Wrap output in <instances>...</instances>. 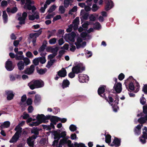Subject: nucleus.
Wrapping results in <instances>:
<instances>
[{"label": "nucleus", "mask_w": 147, "mask_h": 147, "mask_svg": "<svg viewBox=\"0 0 147 147\" xmlns=\"http://www.w3.org/2000/svg\"><path fill=\"white\" fill-rule=\"evenodd\" d=\"M37 118L38 119V121L30 123L29 124V126L31 127L37 126L42 123H46L48 121L47 120L48 119V118L47 117H46L43 114L38 115Z\"/></svg>", "instance_id": "f257e3e1"}, {"label": "nucleus", "mask_w": 147, "mask_h": 147, "mask_svg": "<svg viewBox=\"0 0 147 147\" xmlns=\"http://www.w3.org/2000/svg\"><path fill=\"white\" fill-rule=\"evenodd\" d=\"M15 130L16 131V132L10 140L9 142L10 143L16 142L17 141L19 138V136L22 131V128H20L18 126L16 127Z\"/></svg>", "instance_id": "f03ea898"}, {"label": "nucleus", "mask_w": 147, "mask_h": 147, "mask_svg": "<svg viewBox=\"0 0 147 147\" xmlns=\"http://www.w3.org/2000/svg\"><path fill=\"white\" fill-rule=\"evenodd\" d=\"M21 1L22 4L25 3L24 6L25 9H28L29 10H32L33 13H34L36 9V8L34 6H32L31 5V2L30 0H21Z\"/></svg>", "instance_id": "7ed1b4c3"}, {"label": "nucleus", "mask_w": 147, "mask_h": 147, "mask_svg": "<svg viewBox=\"0 0 147 147\" xmlns=\"http://www.w3.org/2000/svg\"><path fill=\"white\" fill-rule=\"evenodd\" d=\"M106 86L104 85H101L98 88L97 92L99 95L105 99H107L105 92L106 90Z\"/></svg>", "instance_id": "20e7f679"}, {"label": "nucleus", "mask_w": 147, "mask_h": 147, "mask_svg": "<svg viewBox=\"0 0 147 147\" xmlns=\"http://www.w3.org/2000/svg\"><path fill=\"white\" fill-rule=\"evenodd\" d=\"M79 81L80 82L84 83L88 82L89 80L88 76L84 74H80L78 75Z\"/></svg>", "instance_id": "39448f33"}, {"label": "nucleus", "mask_w": 147, "mask_h": 147, "mask_svg": "<svg viewBox=\"0 0 147 147\" xmlns=\"http://www.w3.org/2000/svg\"><path fill=\"white\" fill-rule=\"evenodd\" d=\"M27 16V13L24 12L22 14V16L19 17L18 19L19 21V24H25V20Z\"/></svg>", "instance_id": "423d86ee"}, {"label": "nucleus", "mask_w": 147, "mask_h": 147, "mask_svg": "<svg viewBox=\"0 0 147 147\" xmlns=\"http://www.w3.org/2000/svg\"><path fill=\"white\" fill-rule=\"evenodd\" d=\"M105 3V9L106 11H108L111 9L114 6L113 3L111 0H106Z\"/></svg>", "instance_id": "0eeeda50"}, {"label": "nucleus", "mask_w": 147, "mask_h": 147, "mask_svg": "<svg viewBox=\"0 0 147 147\" xmlns=\"http://www.w3.org/2000/svg\"><path fill=\"white\" fill-rule=\"evenodd\" d=\"M85 69V67L84 66L81 67L79 65H76L74 66V74L81 73L82 71H84ZM75 76V75L74 74V77Z\"/></svg>", "instance_id": "6e6552de"}, {"label": "nucleus", "mask_w": 147, "mask_h": 147, "mask_svg": "<svg viewBox=\"0 0 147 147\" xmlns=\"http://www.w3.org/2000/svg\"><path fill=\"white\" fill-rule=\"evenodd\" d=\"M36 137V136L33 135L27 139V143L29 146L32 147L33 146L34 140Z\"/></svg>", "instance_id": "1a4fd4ad"}, {"label": "nucleus", "mask_w": 147, "mask_h": 147, "mask_svg": "<svg viewBox=\"0 0 147 147\" xmlns=\"http://www.w3.org/2000/svg\"><path fill=\"white\" fill-rule=\"evenodd\" d=\"M121 140L120 139H119L118 138L115 137L113 142L110 145V146H115L116 147H119L121 145Z\"/></svg>", "instance_id": "9d476101"}, {"label": "nucleus", "mask_w": 147, "mask_h": 147, "mask_svg": "<svg viewBox=\"0 0 147 147\" xmlns=\"http://www.w3.org/2000/svg\"><path fill=\"white\" fill-rule=\"evenodd\" d=\"M116 93H120L122 91V84L120 82L115 84L113 87Z\"/></svg>", "instance_id": "9b49d317"}, {"label": "nucleus", "mask_w": 147, "mask_h": 147, "mask_svg": "<svg viewBox=\"0 0 147 147\" xmlns=\"http://www.w3.org/2000/svg\"><path fill=\"white\" fill-rule=\"evenodd\" d=\"M80 14L82 15V16L80 17L82 22H83V20H86L88 19L89 13L86 12L84 10L82 9L81 10Z\"/></svg>", "instance_id": "f8f14e48"}, {"label": "nucleus", "mask_w": 147, "mask_h": 147, "mask_svg": "<svg viewBox=\"0 0 147 147\" xmlns=\"http://www.w3.org/2000/svg\"><path fill=\"white\" fill-rule=\"evenodd\" d=\"M5 67L8 71L12 70L14 68V67L12 65V62L9 60L6 61L5 63Z\"/></svg>", "instance_id": "ddd939ff"}, {"label": "nucleus", "mask_w": 147, "mask_h": 147, "mask_svg": "<svg viewBox=\"0 0 147 147\" xmlns=\"http://www.w3.org/2000/svg\"><path fill=\"white\" fill-rule=\"evenodd\" d=\"M143 125L138 124L134 129L135 134L136 135H139L141 134V129Z\"/></svg>", "instance_id": "4468645a"}, {"label": "nucleus", "mask_w": 147, "mask_h": 147, "mask_svg": "<svg viewBox=\"0 0 147 147\" xmlns=\"http://www.w3.org/2000/svg\"><path fill=\"white\" fill-rule=\"evenodd\" d=\"M34 70V65H31L29 68L26 69L24 71V73L28 75H30L33 73Z\"/></svg>", "instance_id": "2eb2a0df"}, {"label": "nucleus", "mask_w": 147, "mask_h": 147, "mask_svg": "<svg viewBox=\"0 0 147 147\" xmlns=\"http://www.w3.org/2000/svg\"><path fill=\"white\" fill-rule=\"evenodd\" d=\"M147 121V116H144L142 117H141L139 118L138 121L139 123L141 125H143V124L145 123Z\"/></svg>", "instance_id": "dca6fc26"}, {"label": "nucleus", "mask_w": 147, "mask_h": 147, "mask_svg": "<svg viewBox=\"0 0 147 147\" xmlns=\"http://www.w3.org/2000/svg\"><path fill=\"white\" fill-rule=\"evenodd\" d=\"M29 19L30 20H33L35 19H38L39 18V14L37 12H35L34 14L28 16Z\"/></svg>", "instance_id": "f3484780"}, {"label": "nucleus", "mask_w": 147, "mask_h": 147, "mask_svg": "<svg viewBox=\"0 0 147 147\" xmlns=\"http://www.w3.org/2000/svg\"><path fill=\"white\" fill-rule=\"evenodd\" d=\"M58 76L61 77H64L66 76L67 72L66 70L64 68L62 69L61 70L58 72Z\"/></svg>", "instance_id": "a211bd4d"}, {"label": "nucleus", "mask_w": 147, "mask_h": 147, "mask_svg": "<svg viewBox=\"0 0 147 147\" xmlns=\"http://www.w3.org/2000/svg\"><path fill=\"white\" fill-rule=\"evenodd\" d=\"M6 94L7 95V98L8 100H11L13 98L14 94L11 91H6Z\"/></svg>", "instance_id": "6ab92c4d"}, {"label": "nucleus", "mask_w": 147, "mask_h": 147, "mask_svg": "<svg viewBox=\"0 0 147 147\" xmlns=\"http://www.w3.org/2000/svg\"><path fill=\"white\" fill-rule=\"evenodd\" d=\"M28 86L31 90H33L35 88H37L35 80H33L29 83L28 84Z\"/></svg>", "instance_id": "aec40b11"}, {"label": "nucleus", "mask_w": 147, "mask_h": 147, "mask_svg": "<svg viewBox=\"0 0 147 147\" xmlns=\"http://www.w3.org/2000/svg\"><path fill=\"white\" fill-rule=\"evenodd\" d=\"M37 88H41L43 86L44 83L41 80H35Z\"/></svg>", "instance_id": "412c9836"}, {"label": "nucleus", "mask_w": 147, "mask_h": 147, "mask_svg": "<svg viewBox=\"0 0 147 147\" xmlns=\"http://www.w3.org/2000/svg\"><path fill=\"white\" fill-rule=\"evenodd\" d=\"M17 66L19 70H23L24 68V63L23 61H20L18 63Z\"/></svg>", "instance_id": "4be33fe9"}, {"label": "nucleus", "mask_w": 147, "mask_h": 147, "mask_svg": "<svg viewBox=\"0 0 147 147\" xmlns=\"http://www.w3.org/2000/svg\"><path fill=\"white\" fill-rule=\"evenodd\" d=\"M69 82L67 80H65L63 82L62 86L63 88L68 87Z\"/></svg>", "instance_id": "5701e85b"}, {"label": "nucleus", "mask_w": 147, "mask_h": 147, "mask_svg": "<svg viewBox=\"0 0 147 147\" xmlns=\"http://www.w3.org/2000/svg\"><path fill=\"white\" fill-rule=\"evenodd\" d=\"M67 138H64L63 139V140H64L63 141L65 142L64 143L65 144H67L68 146L69 147H73V145L71 144V141L69 140H67Z\"/></svg>", "instance_id": "b1692460"}, {"label": "nucleus", "mask_w": 147, "mask_h": 147, "mask_svg": "<svg viewBox=\"0 0 147 147\" xmlns=\"http://www.w3.org/2000/svg\"><path fill=\"white\" fill-rule=\"evenodd\" d=\"M2 17L4 22L5 23H6L8 21V16L5 11H3Z\"/></svg>", "instance_id": "393cba45"}, {"label": "nucleus", "mask_w": 147, "mask_h": 147, "mask_svg": "<svg viewBox=\"0 0 147 147\" xmlns=\"http://www.w3.org/2000/svg\"><path fill=\"white\" fill-rule=\"evenodd\" d=\"M50 119L52 123L54 124H56V123L59 121V117L56 116H52Z\"/></svg>", "instance_id": "a878e982"}, {"label": "nucleus", "mask_w": 147, "mask_h": 147, "mask_svg": "<svg viewBox=\"0 0 147 147\" xmlns=\"http://www.w3.org/2000/svg\"><path fill=\"white\" fill-rule=\"evenodd\" d=\"M142 138H146L147 137V127L145 126L144 128L142 129Z\"/></svg>", "instance_id": "bb28decb"}, {"label": "nucleus", "mask_w": 147, "mask_h": 147, "mask_svg": "<svg viewBox=\"0 0 147 147\" xmlns=\"http://www.w3.org/2000/svg\"><path fill=\"white\" fill-rule=\"evenodd\" d=\"M10 122L9 121H6L5 122L1 124L0 126V127L1 128H8L10 125Z\"/></svg>", "instance_id": "cd10ccee"}, {"label": "nucleus", "mask_w": 147, "mask_h": 147, "mask_svg": "<svg viewBox=\"0 0 147 147\" xmlns=\"http://www.w3.org/2000/svg\"><path fill=\"white\" fill-rule=\"evenodd\" d=\"M111 136L109 134H108L105 136V141L107 143H110L111 141Z\"/></svg>", "instance_id": "c85d7f7f"}, {"label": "nucleus", "mask_w": 147, "mask_h": 147, "mask_svg": "<svg viewBox=\"0 0 147 147\" xmlns=\"http://www.w3.org/2000/svg\"><path fill=\"white\" fill-rule=\"evenodd\" d=\"M74 147H87L85 144L82 143H78L77 142H74Z\"/></svg>", "instance_id": "c756f323"}, {"label": "nucleus", "mask_w": 147, "mask_h": 147, "mask_svg": "<svg viewBox=\"0 0 147 147\" xmlns=\"http://www.w3.org/2000/svg\"><path fill=\"white\" fill-rule=\"evenodd\" d=\"M55 61L54 59H51L48 62L47 64L46 65V67L47 68H49L53 64Z\"/></svg>", "instance_id": "7c9ffc66"}, {"label": "nucleus", "mask_w": 147, "mask_h": 147, "mask_svg": "<svg viewBox=\"0 0 147 147\" xmlns=\"http://www.w3.org/2000/svg\"><path fill=\"white\" fill-rule=\"evenodd\" d=\"M142 113L144 116H147V105H145L143 107Z\"/></svg>", "instance_id": "2f4dec72"}, {"label": "nucleus", "mask_w": 147, "mask_h": 147, "mask_svg": "<svg viewBox=\"0 0 147 147\" xmlns=\"http://www.w3.org/2000/svg\"><path fill=\"white\" fill-rule=\"evenodd\" d=\"M108 102L109 104L111 105V103H112L113 101V99L112 98L111 96H110V95H109L108 96V98L107 97L106 99H105Z\"/></svg>", "instance_id": "473e14b6"}, {"label": "nucleus", "mask_w": 147, "mask_h": 147, "mask_svg": "<svg viewBox=\"0 0 147 147\" xmlns=\"http://www.w3.org/2000/svg\"><path fill=\"white\" fill-rule=\"evenodd\" d=\"M57 7L55 5H53L50 7L48 12L49 13H51L54 11L55 9Z\"/></svg>", "instance_id": "72a5a7b5"}, {"label": "nucleus", "mask_w": 147, "mask_h": 147, "mask_svg": "<svg viewBox=\"0 0 147 147\" xmlns=\"http://www.w3.org/2000/svg\"><path fill=\"white\" fill-rule=\"evenodd\" d=\"M31 132L32 133L34 134L35 135L37 136V135L38 134V129L36 128H33L31 131Z\"/></svg>", "instance_id": "f704fd0d"}, {"label": "nucleus", "mask_w": 147, "mask_h": 147, "mask_svg": "<svg viewBox=\"0 0 147 147\" xmlns=\"http://www.w3.org/2000/svg\"><path fill=\"white\" fill-rule=\"evenodd\" d=\"M111 105L112 106L113 111L115 112H116L117 111V109L119 108V107L117 106V104H115L113 105L112 103Z\"/></svg>", "instance_id": "c9c22d12"}, {"label": "nucleus", "mask_w": 147, "mask_h": 147, "mask_svg": "<svg viewBox=\"0 0 147 147\" xmlns=\"http://www.w3.org/2000/svg\"><path fill=\"white\" fill-rule=\"evenodd\" d=\"M59 11L61 13H64L65 11V9L63 6H60L59 7Z\"/></svg>", "instance_id": "e433bc0d"}, {"label": "nucleus", "mask_w": 147, "mask_h": 147, "mask_svg": "<svg viewBox=\"0 0 147 147\" xmlns=\"http://www.w3.org/2000/svg\"><path fill=\"white\" fill-rule=\"evenodd\" d=\"M72 0H64V6L65 7L67 8L69 5L70 2Z\"/></svg>", "instance_id": "4c0bfd02"}, {"label": "nucleus", "mask_w": 147, "mask_h": 147, "mask_svg": "<svg viewBox=\"0 0 147 147\" xmlns=\"http://www.w3.org/2000/svg\"><path fill=\"white\" fill-rule=\"evenodd\" d=\"M129 82H130L129 81ZM129 89L131 90H134L135 87L133 83L132 82H130L129 85Z\"/></svg>", "instance_id": "58836bf2"}, {"label": "nucleus", "mask_w": 147, "mask_h": 147, "mask_svg": "<svg viewBox=\"0 0 147 147\" xmlns=\"http://www.w3.org/2000/svg\"><path fill=\"white\" fill-rule=\"evenodd\" d=\"M47 70V69L46 68L41 69L38 70V72L40 74H43L46 72Z\"/></svg>", "instance_id": "ea45409f"}, {"label": "nucleus", "mask_w": 147, "mask_h": 147, "mask_svg": "<svg viewBox=\"0 0 147 147\" xmlns=\"http://www.w3.org/2000/svg\"><path fill=\"white\" fill-rule=\"evenodd\" d=\"M146 100L144 97H141L140 99V102L141 104L144 105L146 103Z\"/></svg>", "instance_id": "a19ab883"}, {"label": "nucleus", "mask_w": 147, "mask_h": 147, "mask_svg": "<svg viewBox=\"0 0 147 147\" xmlns=\"http://www.w3.org/2000/svg\"><path fill=\"white\" fill-rule=\"evenodd\" d=\"M23 60L24 61L23 62L25 63V65H28L30 63V61L29 59L28 58H24Z\"/></svg>", "instance_id": "79ce46f5"}, {"label": "nucleus", "mask_w": 147, "mask_h": 147, "mask_svg": "<svg viewBox=\"0 0 147 147\" xmlns=\"http://www.w3.org/2000/svg\"><path fill=\"white\" fill-rule=\"evenodd\" d=\"M98 8L99 7L96 4H94L92 6V10L93 12H95L98 9Z\"/></svg>", "instance_id": "37998d69"}, {"label": "nucleus", "mask_w": 147, "mask_h": 147, "mask_svg": "<svg viewBox=\"0 0 147 147\" xmlns=\"http://www.w3.org/2000/svg\"><path fill=\"white\" fill-rule=\"evenodd\" d=\"M94 28H96L97 29H99L101 27L100 23L98 22H96L95 24H94Z\"/></svg>", "instance_id": "c03bdc74"}, {"label": "nucleus", "mask_w": 147, "mask_h": 147, "mask_svg": "<svg viewBox=\"0 0 147 147\" xmlns=\"http://www.w3.org/2000/svg\"><path fill=\"white\" fill-rule=\"evenodd\" d=\"M40 97L38 95H36L35 96V99L34 100V102L35 103H37L40 101Z\"/></svg>", "instance_id": "a18cd8bd"}, {"label": "nucleus", "mask_w": 147, "mask_h": 147, "mask_svg": "<svg viewBox=\"0 0 147 147\" xmlns=\"http://www.w3.org/2000/svg\"><path fill=\"white\" fill-rule=\"evenodd\" d=\"M56 40L57 39L55 38H53L50 39L49 42L51 45H53L56 43Z\"/></svg>", "instance_id": "49530a36"}, {"label": "nucleus", "mask_w": 147, "mask_h": 147, "mask_svg": "<svg viewBox=\"0 0 147 147\" xmlns=\"http://www.w3.org/2000/svg\"><path fill=\"white\" fill-rule=\"evenodd\" d=\"M39 58H36L33 60V63L35 65H38L39 62Z\"/></svg>", "instance_id": "de8ad7c7"}, {"label": "nucleus", "mask_w": 147, "mask_h": 147, "mask_svg": "<svg viewBox=\"0 0 147 147\" xmlns=\"http://www.w3.org/2000/svg\"><path fill=\"white\" fill-rule=\"evenodd\" d=\"M59 50V49L58 47H56L54 48H51V52L53 53H55L56 54H57V53Z\"/></svg>", "instance_id": "09e8293b"}, {"label": "nucleus", "mask_w": 147, "mask_h": 147, "mask_svg": "<svg viewBox=\"0 0 147 147\" xmlns=\"http://www.w3.org/2000/svg\"><path fill=\"white\" fill-rule=\"evenodd\" d=\"M55 15V13H54L51 14H48L45 17V19H50L53 18L54 16Z\"/></svg>", "instance_id": "8fccbe9b"}, {"label": "nucleus", "mask_w": 147, "mask_h": 147, "mask_svg": "<svg viewBox=\"0 0 147 147\" xmlns=\"http://www.w3.org/2000/svg\"><path fill=\"white\" fill-rule=\"evenodd\" d=\"M90 21H94L96 20V18L93 14H91L89 17Z\"/></svg>", "instance_id": "3c124183"}, {"label": "nucleus", "mask_w": 147, "mask_h": 147, "mask_svg": "<svg viewBox=\"0 0 147 147\" xmlns=\"http://www.w3.org/2000/svg\"><path fill=\"white\" fill-rule=\"evenodd\" d=\"M83 96H78L74 97V101L78 100H81L83 98Z\"/></svg>", "instance_id": "603ef678"}, {"label": "nucleus", "mask_w": 147, "mask_h": 147, "mask_svg": "<svg viewBox=\"0 0 147 147\" xmlns=\"http://www.w3.org/2000/svg\"><path fill=\"white\" fill-rule=\"evenodd\" d=\"M39 62L42 64H43L45 63L46 62V60L45 57H39Z\"/></svg>", "instance_id": "864d4df0"}, {"label": "nucleus", "mask_w": 147, "mask_h": 147, "mask_svg": "<svg viewBox=\"0 0 147 147\" xmlns=\"http://www.w3.org/2000/svg\"><path fill=\"white\" fill-rule=\"evenodd\" d=\"M24 57L23 55L19 56L17 55H16L15 59L16 60H23Z\"/></svg>", "instance_id": "5fc2aeb1"}, {"label": "nucleus", "mask_w": 147, "mask_h": 147, "mask_svg": "<svg viewBox=\"0 0 147 147\" xmlns=\"http://www.w3.org/2000/svg\"><path fill=\"white\" fill-rule=\"evenodd\" d=\"M125 75L122 73H121L119 74L118 77V78L120 80H122L124 78Z\"/></svg>", "instance_id": "6e6d98bb"}, {"label": "nucleus", "mask_w": 147, "mask_h": 147, "mask_svg": "<svg viewBox=\"0 0 147 147\" xmlns=\"http://www.w3.org/2000/svg\"><path fill=\"white\" fill-rule=\"evenodd\" d=\"M142 91L145 94H147V84L144 85L143 87Z\"/></svg>", "instance_id": "4d7b16f0"}, {"label": "nucleus", "mask_w": 147, "mask_h": 147, "mask_svg": "<svg viewBox=\"0 0 147 147\" xmlns=\"http://www.w3.org/2000/svg\"><path fill=\"white\" fill-rule=\"evenodd\" d=\"M64 140L63 139H61L60 140L58 146L57 147H62V146L64 145L65 144L64 143L65 142L63 141Z\"/></svg>", "instance_id": "13d9d810"}, {"label": "nucleus", "mask_w": 147, "mask_h": 147, "mask_svg": "<svg viewBox=\"0 0 147 147\" xmlns=\"http://www.w3.org/2000/svg\"><path fill=\"white\" fill-rule=\"evenodd\" d=\"M73 24H71L69 26V28L66 30V31L68 32H69L72 31L73 28Z\"/></svg>", "instance_id": "bf43d9fd"}, {"label": "nucleus", "mask_w": 147, "mask_h": 147, "mask_svg": "<svg viewBox=\"0 0 147 147\" xmlns=\"http://www.w3.org/2000/svg\"><path fill=\"white\" fill-rule=\"evenodd\" d=\"M79 22V17H77L74 20V29L75 28V24H78Z\"/></svg>", "instance_id": "052dcab7"}, {"label": "nucleus", "mask_w": 147, "mask_h": 147, "mask_svg": "<svg viewBox=\"0 0 147 147\" xmlns=\"http://www.w3.org/2000/svg\"><path fill=\"white\" fill-rule=\"evenodd\" d=\"M89 25V23L88 22L86 21L82 24V26L83 28H86V29H87L88 26Z\"/></svg>", "instance_id": "680f3d73"}, {"label": "nucleus", "mask_w": 147, "mask_h": 147, "mask_svg": "<svg viewBox=\"0 0 147 147\" xmlns=\"http://www.w3.org/2000/svg\"><path fill=\"white\" fill-rule=\"evenodd\" d=\"M26 55L29 58H32L33 57L32 53L30 51L27 52L26 53Z\"/></svg>", "instance_id": "e2e57ef3"}, {"label": "nucleus", "mask_w": 147, "mask_h": 147, "mask_svg": "<svg viewBox=\"0 0 147 147\" xmlns=\"http://www.w3.org/2000/svg\"><path fill=\"white\" fill-rule=\"evenodd\" d=\"M60 138L61 137L60 134L57 133L55 134L54 137V139H57L58 140H59Z\"/></svg>", "instance_id": "0e129e2a"}, {"label": "nucleus", "mask_w": 147, "mask_h": 147, "mask_svg": "<svg viewBox=\"0 0 147 147\" xmlns=\"http://www.w3.org/2000/svg\"><path fill=\"white\" fill-rule=\"evenodd\" d=\"M32 99L30 98H28L26 100V103L28 105H32Z\"/></svg>", "instance_id": "69168bd1"}, {"label": "nucleus", "mask_w": 147, "mask_h": 147, "mask_svg": "<svg viewBox=\"0 0 147 147\" xmlns=\"http://www.w3.org/2000/svg\"><path fill=\"white\" fill-rule=\"evenodd\" d=\"M140 141L142 143L144 144L146 143V139L142 138V136L139 138Z\"/></svg>", "instance_id": "338daca9"}, {"label": "nucleus", "mask_w": 147, "mask_h": 147, "mask_svg": "<svg viewBox=\"0 0 147 147\" xmlns=\"http://www.w3.org/2000/svg\"><path fill=\"white\" fill-rule=\"evenodd\" d=\"M27 98L26 96V95H24L22 96L21 98V101L22 102H24L26 100Z\"/></svg>", "instance_id": "774afa93"}]
</instances>
